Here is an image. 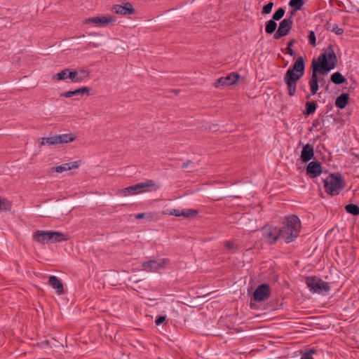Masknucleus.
Instances as JSON below:
<instances>
[{"instance_id": "1", "label": "nucleus", "mask_w": 359, "mask_h": 359, "mask_svg": "<svg viewBox=\"0 0 359 359\" xmlns=\"http://www.w3.org/2000/svg\"><path fill=\"white\" fill-rule=\"evenodd\" d=\"M334 47V45L330 44L325 52L318 56L317 60L315 59L312 60V74L309 81L312 95H316L319 88L318 74L326 75L337 65L338 60Z\"/></svg>"}, {"instance_id": "2", "label": "nucleus", "mask_w": 359, "mask_h": 359, "mask_svg": "<svg viewBox=\"0 0 359 359\" xmlns=\"http://www.w3.org/2000/svg\"><path fill=\"white\" fill-rule=\"evenodd\" d=\"M305 67V60L303 57L300 56L285 74L283 81L287 86V93L290 96H294L296 94L297 82L304 76Z\"/></svg>"}, {"instance_id": "3", "label": "nucleus", "mask_w": 359, "mask_h": 359, "mask_svg": "<svg viewBox=\"0 0 359 359\" xmlns=\"http://www.w3.org/2000/svg\"><path fill=\"white\" fill-rule=\"evenodd\" d=\"M301 227V221L297 216L291 215L285 217L282 226L279 228L280 239L285 243L294 242L300 233Z\"/></svg>"}, {"instance_id": "4", "label": "nucleus", "mask_w": 359, "mask_h": 359, "mask_svg": "<svg viewBox=\"0 0 359 359\" xmlns=\"http://www.w3.org/2000/svg\"><path fill=\"white\" fill-rule=\"evenodd\" d=\"M325 192L330 196H337L345 188L346 182L339 172L330 174L323 180Z\"/></svg>"}, {"instance_id": "5", "label": "nucleus", "mask_w": 359, "mask_h": 359, "mask_svg": "<svg viewBox=\"0 0 359 359\" xmlns=\"http://www.w3.org/2000/svg\"><path fill=\"white\" fill-rule=\"evenodd\" d=\"M159 186L152 180H147L145 182L137 183L119 191V194L123 196L134 195L143 192L156 191Z\"/></svg>"}, {"instance_id": "6", "label": "nucleus", "mask_w": 359, "mask_h": 359, "mask_svg": "<svg viewBox=\"0 0 359 359\" xmlns=\"http://www.w3.org/2000/svg\"><path fill=\"white\" fill-rule=\"evenodd\" d=\"M33 238L39 243H55L68 240L67 235L58 231L38 230L33 234Z\"/></svg>"}, {"instance_id": "7", "label": "nucleus", "mask_w": 359, "mask_h": 359, "mask_svg": "<svg viewBox=\"0 0 359 359\" xmlns=\"http://www.w3.org/2000/svg\"><path fill=\"white\" fill-rule=\"evenodd\" d=\"M306 284L310 291L314 293L326 295L330 290L329 283L323 281L317 276H308L306 278Z\"/></svg>"}, {"instance_id": "8", "label": "nucleus", "mask_w": 359, "mask_h": 359, "mask_svg": "<svg viewBox=\"0 0 359 359\" xmlns=\"http://www.w3.org/2000/svg\"><path fill=\"white\" fill-rule=\"evenodd\" d=\"M261 231L263 238L269 245H274L278 239H280L279 228L277 226L265 225Z\"/></svg>"}, {"instance_id": "9", "label": "nucleus", "mask_w": 359, "mask_h": 359, "mask_svg": "<svg viewBox=\"0 0 359 359\" xmlns=\"http://www.w3.org/2000/svg\"><path fill=\"white\" fill-rule=\"evenodd\" d=\"M293 20L292 15L288 18L283 19L279 24L276 32L273 35L275 39H279L288 34L292 27Z\"/></svg>"}, {"instance_id": "10", "label": "nucleus", "mask_w": 359, "mask_h": 359, "mask_svg": "<svg viewBox=\"0 0 359 359\" xmlns=\"http://www.w3.org/2000/svg\"><path fill=\"white\" fill-rule=\"evenodd\" d=\"M271 294V289L268 284L259 285L253 293V299L255 302H261L266 300Z\"/></svg>"}, {"instance_id": "11", "label": "nucleus", "mask_w": 359, "mask_h": 359, "mask_svg": "<svg viewBox=\"0 0 359 359\" xmlns=\"http://www.w3.org/2000/svg\"><path fill=\"white\" fill-rule=\"evenodd\" d=\"M240 78V74L237 72H232L228 74L226 76L220 77L218 79L214 86L216 88L219 86H227L235 84L238 79Z\"/></svg>"}, {"instance_id": "12", "label": "nucleus", "mask_w": 359, "mask_h": 359, "mask_svg": "<svg viewBox=\"0 0 359 359\" xmlns=\"http://www.w3.org/2000/svg\"><path fill=\"white\" fill-rule=\"evenodd\" d=\"M322 172L323 167L318 161H311L306 167V173L310 178H316L320 176Z\"/></svg>"}, {"instance_id": "13", "label": "nucleus", "mask_w": 359, "mask_h": 359, "mask_svg": "<svg viewBox=\"0 0 359 359\" xmlns=\"http://www.w3.org/2000/svg\"><path fill=\"white\" fill-rule=\"evenodd\" d=\"M112 11L114 13L121 15H133L135 13V9L130 2L123 3V5H114Z\"/></svg>"}, {"instance_id": "14", "label": "nucleus", "mask_w": 359, "mask_h": 359, "mask_svg": "<svg viewBox=\"0 0 359 359\" xmlns=\"http://www.w3.org/2000/svg\"><path fill=\"white\" fill-rule=\"evenodd\" d=\"M115 20V18L112 16H96L87 18L85 20V24L94 23L98 26H104L110 22H114Z\"/></svg>"}, {"instance_id": "15", "label": "nucleus", "mask_w": 359, "mask_h": 359, "mask_svg": "<svg viewBox=\"0 0 359 359\" xmlns=\"http://www.w3.org/2000/svg\"><path fill=\"white\" fill-rule=\"evenodd\" d=\"M169 263V259H161L158 260H149L143 263V266L150 271H156Z\"/></svg>"}, {"instance_id": "16", "label": "nucleus", "mask_w": 359, "mask_h": 359, "mask_svg": "<svg viewBox=\"0 0 359 359\" xmlns=\"http://www.w3.org/2000/svg\"><path fill=\"white\" fill-rule=\"evenodd\" d=\"M170 215H174L176 217L183 216L184 217H191L197 215L198 211L194 209H188L187 210L180 209H172L168 210V212Z\"/></svg>"}, {"instance_id": "17", "label": "nucleus", "mask_w": 359, "mask_h": 359, "mask_svg": "<svg viewBox=\"0 0 359 359\" xmlns=\"http://www.w3.org/2000/svg\"><path fill=\"white\" fill-rule=\"evenodd\" d=\"M314 156V149L311 144H305L301 152V160L303 163H308Z\"/></svg>"}, {"instance_id": "18", "label": "nucleus", "mask_w": 359, "mask_h": 359, "mask_svg": "<svg viewBox=\"0 0 359 359\" xmlns=\"http://www.w3.org/2000/svg\"><path fill=\"white\" fill-rule=\"evenodd\" d=\"M48 284L56 290L58 294H62L65 292L63 284L61 280L55 276H50L48 278Z\"/></svg>"}, {"instance_id": "19", "label": "nucleus", "mask_w": 359, "mask_h": 359, "mask_svg": "<svg viewBox=\"0 0 359 359\" xmlns=\"http://www.w3.org/2000/svg\"><path fill=\"white\" fill-rule=\"evenodd\" d=\"M91 90L90 88L88 87H82L74 90H69L65 93H62L60 96L64 97H71L72 96H76L79 95H89L90 92Z\"/></svg>"}, {"instance_id": "20", "label": "nucleus", "mask_w": 359, "mask_h": 359, "mask_svg": "<svg viewBox=\"0 0 359 359\" xmlns=\"http://www.w3.org/2000/svg\"><path fill=\"white\" fill-rule=\"evenodd\" d=\"M79 166V161H73L70 163H65L55 167V170L57 173H61L64 171L70 170L73 168H76Z\"/></svg>"}, {"instance_id": "21", "label": "nucleus", "mask_w": 359, "mask_h": 359, "mask_svg": "<svg viewBox=\"0 0 359 359\" xmlns=\"http://www.w3.org/2000/svg\"><path fill=\"white\" fill-rule=\"evenodd\" d=\"M349 95L348 93H342L338 96L335 100V106L339 109H344L348 104Z\"/></svg>"}, {"instance_id": "22", "label": "nucleus", "mask_w": 359, "mask_h": 359, "mask_svg": "<svg viewBox=\"0 0 359 359\" xmlns=\"http://www.w3.org/2000/svg\"><path fill=\"white\" fill-rule=\"evenodd\" d=\"M57 142L59 144H66L73 142L76 140V136L72 133L57 135Z\"/></svg>"}, {"instance_id": "23", "label": "nucleus", "mask_w": 359, "mask_h": 359, "mask_svg": "<svg viewBox=\"0 0 359 359\" xmlns=\"http://www.w3.org/2000/svg\"><path fill=\"white\" fill-rule=\"evenodd\" d=\"M330 81L336 85H340L345 83L346 79L340 72H337L331 75Z\"/></svg>"}, {"instance_id": "24", "label": "nucleus", "mask_w": 359, "mask_h": 359, "mask_svg": "<svg viewBox=\"0 0 359 359\" xmlns=\"http://www.w3.org/2000/svg\"><path fill=\"white\" fill-rule=\"evenodd\" d=\"M304 4V0H290L289 1V6L293 8V11L291 12V15L296 11L301 10Z\"/></svg>"}, {"instance_id": "25", "label": "nucleus", "mask_w": 359, "mask_h": 359, "mask_svg": "<svg viewBox=\"0 0 359 359\" xmlns=\"http://www.w3.org/2000/svg\"><path fill=\"white\" fill-rule=\"evenodd\" d=\"M317 107L318 104L316 102H307L305 104V110L303 111V114L309 116L316 111Z\"/></svg>"}, {"instance_id": "26", "label": "nucleus", "mask_w": 359, "mask_h": 359, "mask_svg": "<svg viewBox=\"0 0 359 359\" xmlns=\"http://www.w3.org/2000/svg\"><path fill=\"white\" fill-rule=\"evenodd\" d=\"M277 28V23L276 22V20L271 19L266 22L265 25V32L269 34H273Z\"/></svg>"}, {"instance_id": "27", "label": "nucleus", "mask_w": 359, "mask_h": 359, "mask_svg": "<svg viewBox=\"0 0 359 359\" xmlns=\"http://www.w3.org/2000/svg\"><path fill=\"white\" fill-rule=\"evenodd\" d=\"M58 144L57 135L53 137L41 138V145L53 146Z\"/></svg>"}, {"instance_id": "28", "label": "nucleus", "mask_w": 359, "mask_h": 359, "mask_svg": "<svg viewBox=\"0 0 359 359\" xmlns=\"http://www.w3.org/2000/svg\"><path fill=\"white\" fill-rule=\"evenodd\" d=\"M68 79H69L72 82L74 83H80L83 81V78H81V75H79L78 72L70 69V72L68 74Z\"/></svg>"}, {"instance_id": "29", "label": "nucleus", "mask_w": 359, "mask_h": 359, "mask_svg": "<svg viewBox=\"0 0 359 359\" xmlns=\"http://www.w3.org/2000/svg\"><path fill=\"white\" fill-rule=\"evenodd\" d=\"M345 210L348 213L354 216L359 215V206L355 204L350 203L346 205L345 206Z\"/></svg>"}, {"instance_id": "30", "label": "nucleus", "mask_w": 359, "mask_h": 359, "mask_svg": "<svg viewBox=\"0 0 359 359\" xmlns=\"http://www.w3.org/2000/svg\"><path fill=\"white\" fill-rule=\"evenodd\" d=\"M225 248L229 252L234 253L239 249L238 245L232 241H229L225 243Z\"/></svg>"}, {"instance_id": "31", "label": "nucleus", "mask_w": 359, "mask_h": 359, "mask_svg": "<svg viewBox=\"0 0 359 359\" xmlns=\"http://www.w3.org/2000/svg\"><path fill=\"white\" fill-rule=\"evenodd\" d=\"M70 69H65L53 76V79L56 80H65L68 78L69 72Z\"/></svg>"}, {"instance_id": "32", "label": "nucleus", "mask_w": 359, "mask_h": 359, "mask_svg": "<svg viewBox=\"0 0 359 359\" xmlns=\"http://www.w3.org/2000/svg\"><path fill=\"white\" fill-rule=\"evenodd\" d=\"M11 207V204L7 199L0 197V210H9Z\"/></svg>"}, {"instance_id": "33", "label": "nucleus", "mask_w": 359, "mask_h": 359, "mask_svg": "<svg viewBox=\"0 0 359 359\" xmlns=\"http://www.w3.org/2000/svg\"><path fill=\"white\" fill-rule=\"evenodd\" d=\"M285 10L283 8H279L273 15L272 19L278 21L280 20L285 15Z\"/></svg>"}, {"instance_id": "34", "label": "nucleus", "mask_w": 359, "mask_h": 359, "mask_svg": "<svg viewBox=\"0 0 359 359\" xmlns=\"http://www.w3.org/2000/svg\"><path fill=\"white\" fill-rule=\"evenodd\" d=\"M327 29L332 31L337 35H341L344 33V29L341 27H339L337 24H333L332 25H330L327 27Z\"/></svg>"}, {"instance_id": "35", "label": "nucleus", "mask_w": 359, "mask_h": 359, "mask_svg": "<svg viewBox=\"0 0 359 359\" xmlns=\"http://www.w3.org/2000/svg\"><path fill=\"white\" fill-rule=\"evenodd\" d=\"M296 42V40L295 39H292L290 40L288 43H287V48H286V50H287V53L289 54L291 56H294L295 53L294 51L292 49V46H293V44Z\"/></svg>"}, {"instance_id": "36", "label": "nucleus", "mask_w": 359, "mask_h": 359, "mask_svg": "<svg viewBox=\"0 0 359 359\" xmlns=\"http://www.w3.org/2000/svg\"><path fill=\"white\" fill-rule=\"evenodd\" d=\"M273 7V2H269L266 5L264 6L262 11V14H269L271 12Z\"/></svg>"}, {"instance_id": "37", "label": "nucleus", "mask_w": 359, "mask_h": 359, "mask_svg": "<svg viewBox=\"0 0 359 359\" xmlns=\"http://www.w3.org/2000/svg\"><path fill=\"white\" fill-rule=\"evenodd\" d=\"M308 39H309V43L311 46H316V35H315V33H314L313 31H310L309 32V36H308Z\"/></svg>"}, {"instance_id": "38", "label": "nucleus", "mask_w": 359, "mask_h": 359, "mask_svg": "<svg viewBox=\"0 0 359 359\" xmlns=\"http://www.w3.org/2000/svg\"><path fill=\"white\" fill-rule=\"evenodd\" d=\"M78 74L79 75H81V78H83V81L89 76L90 75V73L89 72L83 69H81L79 72H78Z\"/></svg>"}, {"instance_id": "39", "label": "nucleus", "mask_w": 359, "mask_h": 359, "mask_svg": "<svg viewBox=\"0 0 359 359\" xmlns=\"http://www.w3.org/2000/svg\"><path fill=\"white\" fill-rule=\"evenodd\" d=\"M165 319L166 317L165 316H159L155 320V323L156 325H160L165 320Z\"/></svg>"}, {"instance_id": "40", "label": "nucleus", "mask_w": 359, "mask_h": 359, "mask_svg": "<svg viewBox=\"0 0 359 359\" xmlns=\"http://www.w3.org/2000/svg\"><path fill=\"white\" fill-rule=\"evenodd\" d=\"M301 359H314L309 353H303L301 356Z\"/></svg>"}, {"instance_id": "41", "label": "nucleus", "mask_w": 359, "mask_h": 359, "mask_svg": "<svg viewBox=\"0 0 359 359\" xmlns=\"http://www.w3.org/2000/svg\"><path fill=\"white\" fill-rule=\"evenodd\" d=\"M193 163V162L191 161H187L186 162H184L182 165V168H189V166L190 165H191Z\"/></svg>"}, {"instance_id": "42", "label": "nucleus", "mask_w": 359, "mask_h": 359, "mask_svg": "<svg viewBox=\"0 0 359 359\" xmlns=\"http://www.w3.org/2000/svg\"><path fill=\"white\" fill-rule=\"evenodd\" d=\"M320 124V120L317 118V119H315L313 121L312 126L313 128H317Z\"/></svg>"}, {"instance_id": "43", "label": "nucleus", "mask_w": 359, "mask_h": 359, "mask_svg": "<svg viewBox=\"0 0 359 359\" xmlns=\"http://www.w3.org/2000/svg\"><path fill=\"white\" fill-rule=\"evenodd\" d=\"M144 216H145V213H144V212L138 213L135 215V218L137 219H141L144 218Z\"/></svg>"}, {"instance_id": "44", "label": "nucleus", "mask_w": 359, "mask_h": 359, "mask_svg": "<svg viewBox=\"0 0 359 359\" xmlns=\"http://www.w3.org/2000/svg\"><path fill=\"white\" fill-rule=\"evenodd\" d=\"M318 83L323 86L326 83V80L324 78H319Z\"/></svg>"}, {"instance_id": "45", "label": "nucleus", "mask_w": 359, "mask_h": 359, "mask_svg": "<svg viewBox=\"0 0 359 359\" xmlns=\"http://www.w3.org/2000/svg\"><path fill=\"white\" fill-rule=\"evenodd\" d=\"M305 353H309L310 355L312 356V354H314L316 353V351L314 348H311L307 351L304 352Z\"/></svg>"}, {"instance_id": "46", "label": "nucleus", "mask_w": 359, "mask_h": 359, "mask_svg": "<svg viewBox=\"0 0 359 359\" xmlns=\"http://www.w3.org/2000/svg\"><path fill=\"white\" fill-rule=\"evenodd\" d=\"M88 46L89 48H90V47H95V48H97V47L100 46V44H98V43H93V42H90V43L88 44Z\"/></svg>"}, {"instance_id": "47", "label": "nucleus", "mask_w": 359, "mask_h": 359, "mask_svg": "<svg viewBox=\"0 0 359 359\" xmlns=\"http://www.w3.org/2000/svg\"><path fill=\"white\" fill-rule=\"evenodd\" d=\"M306 99H309V98H310V95H307L306 96Z\"/></svg>"}, {"instance_id": "48", "label": "nucleus", "mask_w": 359, "mask_h": 359, "mask_svg": "<svg viewBox=\"0 0 359 359\" xmlns=\"http://www.w3.org/2000/svg\"><path fill=\"white\" fill-rule=\"evenodd\" d=\"M356 11H357L358 13H359V8H357V9H356Z\"/></svg>"}]
</instances>
